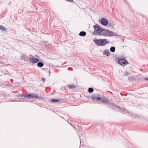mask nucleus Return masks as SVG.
Listing matches in <instances>:
<instances>
[{
  "label": "nucleus",
  "instance_id": "14",
  "mask_svg": "<svg viewBox=\"0 0 148 148\" xmlns=\"http://www.w3.org/2000/svg\"><path fill=\"white\" fill-rule=\"evenodd\" d=\"M99 97H98L94 95H93L92 96L91 98L93 100H98Z\"/></svg>",
  "mask_w": 148,
  "mask_h": 148
},
{
  "label": "nucleus",
  "instance_id": "16",
  "mask_svg": "<svg viewBox=\"0 0 148 148\" xmlns=\"http://www.w3.org/2000/svg\"><path fill=\"white\" fill-rule=\"evenodd\" d=\"M60 100L57 99H53L51 100L50 102L52 103H54L56 102H59Z\"/></svg>",
  "mask_w": 148,
  "mask_h": 148
},
{
  "label": "nucleus",
  "instance_id": "8",
  "mask_svg": "<svg viewBox=\"0 0 148 148\" xmlns=\"http://www.w3.org/2000/svg\"><path fill=\"white\" fill-rule=\"evenodd\" d=\"M32 93L28 94V95L26 94L24 96L26 98L28 99H32V95H33Z\"/></svg>",
  "mask_w": 148,
  "mask_h": 148
},
{
  "label": "nucleus",
  "instance_id": "12",
  "mask_svg": "<svg viewBox=\"0 0 148 148\" xmlns=\"http://www.w3.org/2000/svg\"><path fill=\"white\" fill-rule=\"evenodd\" d=\"M68 86L69 89L72 90H74L75 87V85H68Z\"/></svg>",
  "mask_w": 148,
  "mask_h": 148
},
{
  "label": "nucleus",
  "instance_id": "4",
  "mask_svg": "<svg viewBox=\"0 0 148 148\" xmlns=\"http://www.w3.org/2000/svg\"><path fill=\"white\" fill-rule=\"evenodd\" d=\"M117 59L118 60V63L121 66H124L129 64L128 62L125 59L122 58H118Z\"/></svg>",
  "mask_w": 148,
  "mask_h": 148
},
{
  "label": "nucleus",
  "instance_id": "1",
  "mask_svg": "<svg viewBox=\"0 0 148 148\" xmlns=\"http://www.w3.org/2000/svg\"><path fill=\"white\" fill-rule=\"evenodd\" d=\"M100 36H117V35L116 34L114 33L109 31L108 30H106L105 29H102V31L100 34Z\"/></svg>",
  "mask_w": 148,
  "mask_h": 148
},
{
  "label": "nucleus",
  "instance_id": "23",
  "mask_svg": "<svg viewBox=\"0 0 148 148\" xmlns=\"http://www.w3.org/2000/svg\"><path fill=\"white\" fill-rule=\"evenodd\" d=\"M108 25H109V26H112V25H113V24H112L110 22V23H109L108 22Z\"/></svg>",
  "mask_w": 148,
  "mask_h": 148
},
{
  "label": "nucleus",
  "instance_id": "10",
  "mask_svg": "<svg viewBox=\"0 0 148 148\" xmlns=\"http://www.w3.org/2000/svg\"><path fill=\"white\" fill-rule=\"evenodd\" d=\"M103 55H106L108 56H110V52L108 50L104 51L103 52Z\"/></svg>",
  "mask_w": 148,
  "mask_h": 148
},
{
  "label": "nucleus",
  "instance_id": "25",
  "mask_svg": "<svg viewBox=\"0 0 148 148\" xmlns=\"http://www.w3.org/2000/svg\"><path fill=\"white\" fill-rule=\"evenodd\" d=\"M67 1H69L70 2H72L73 1V0H67Z\"/></svg>",
  "mask_w": 148,
  "mask_h": 148
},
{
  "label": "nucleus",
  "instance_id": "5",
  "mask_svg": "<svg viewBox=\"0 0 148 148\" xmlns=\"http://www.w3.org/2000/svg\"><path fill=\"white\" fill-rule=\"evenodd\" d=\"M28 60L33 63H37L39 61L38 59L34 57L29 58Z\"/></svg>",
  "mask_w": 148,
  "mask_h": 148
},
{
  "label": "nucleus",
  "instance_id": "2",
  "mask_svg": "<svg viewBox=\"0 0 148 148\" xmlns=\"http://www.w3.org/2000/svg\"><path fill=\"white\" fill-rule=\"evenodd\" d=\"M107 40L105 39H95L94 40V42L97 44L99 46H103L105 45L107 43L109 42L107 41Z\"/></svg>",
  "mask_w": 148,
  "mask_h": 148
},
{
  "label": "nucleus",
  "instance_id": "26",
  "mask_svg": "<svg viewBox=\"0 0 148 148\" xmlns=\"http://www.w3.org/2000/svg\"><path fill=\"white\" fill-rule=\"evenodd\" d=\"M144 80H148V78H145L144 79Z\"/></svg>",
  "mask_w": 148,
  "mask_h": 148
},
{
  "label": "nucleus",
  "instance_id": "20",
  "mask_svg": "<svg viewBox=\"0 0 148 148\" xmlns=\"http://www.w3.org/2000/svg\"><path fill=\"white\" fill-rule=\"evenodd\" d=\"M0 29L2 31H4L5 30V28L3 26L0 25Z\"/></svg>",
  "mask_w": 148,
  "mask_h": 148
},
{
  "label": "nucleus",
  "instance_id": "17",
  "mask_svg": "<svg viewBox=\"0 0 148 148\" xmlns=\"http://www.w3.org/2000/svg\"><path fill=\"white\" fill-rule=\"evenodd\" d=\"M102 102H104L105 104H108L109 103V101L107 99H102Z\"/></svg>",
  "mask_w": 148,
  "mask_h": 148
},
{
  "label": "nucleus",
  "instance_id": "6",
  "mask_svg": "<svg viewBox=\"0 0 148 148\" xmlns=\"http://www.w3.org/2000/svg\"><path fill=\"white\" fill-rule=\"evenodd\" d=\"M101 23L103 25L106 26L108 23V21L105 18H103L101 20Z\"/></svg>",
  "mask_w": 148,
  "mask_h": 148
},
{
  "label": "nucleus",
  "instance_id": "24",
  "mask_svg": "<svg viewBox=\"0 0 148 148\" xmlns=\"http://www.w3.org/2000/svg\"><path fill=\"white\" fill-rule=\"evenodd\" d=\"M42 81L44 82H45V78H42Z\"/></svg>",
  "mask_w": 148,
  "mask_h": 148
},
{
  "label": "nucleus",
  "instance_id": "15",
  "mask_svg": "<svg viewBox=\"0 0 148 148\" xmlns=\"http://www.w3.org/2000/svg\"><path fill=\"white\" fill-rule=\"evenodd\" d=\"M21 58L23 60H27L28 56L25 54H24L21 56Z\"/></svg>",
  "mask_w": 148,
  "mask_h": 148
},
{
  "label": "nucleus",
  "instance_id": "7",
  "mask_svg": "<svg viewBox=\"0 0 148 148\" xmlns=\"http://www.w3.org/2000/svg\"><path fill=\"white\" fill-rule=\"evenodd\" d=\"M110 105L112 106L116 107L119 109H121V108L120 107L117 106L113 102H111L110 101H109V103H108Z\"/></svg>",
  "mask_w": 148,
  "mask_h": 148
},
{
  "label": "nucleus",
  "instance_id": "21",
  "mask_svg": "<svg viewBox=\"0 0 148 148\" xmlns=\"http://www.w3.org/2000/svg\"><path fill=\"white\" fill-rule=\"evenodd\" d=\"M42 70H45L47 71H49V75H50V71L48 69H45V68H42Z\"/></svg>",
  "mask_w": 148,
  "mask_h": 148
},
{
  "label": "nucleus",
  "instance_id": "3",
  "mask_svg": "<svg viewBox=\"0 0 148 148\" xmlns=\"http://www.w3.org/2000/svg\"><path fill=\"white\" fill-rule=\"evenodd\" d=\"M95 31L93 33V34L95 35H99L100 34L102 31V29L101 27L98 25L97 24L94 26Z\"/></svg>",
  "mask_w": 148,
  "mask_h": 148
},
{
  "label": "nucleus",
  "instance_id": "9",
  "mask_svg": "<svg viewBox=\"0 0 148 148\" xmlns=\"http://www.w3.org/2000/svg\"><path fill=\"white\" fill-rule=\"evenodd\" d=\"M33 95H32V99H39V97L38 95L36 93H32Z\"/></svg>",
  "mask_w": 148,
  "mask_h": 148
},
{
  "label": "nucleus",
  "instance_id": "11",
  "mask_svg": "<svg viewBox=\"0 0 148 148\" xmlns=\"http://www.w3.org/2000/svg\"><path fill=\"white\" fill-rule=\"evenodd\" d=\"M86 35V32L84 31H81L79 34V35L80 36H84Z\"/></svg>",
  "mask_w": 148,
  "mask_h": 148
},
{
  "label": "nucleus",
  "instance_id": "27",
  "mask_svg": "<svg viewBox=\"0 0 148 148\" xmlns=\"http://www.w3.org/2000/svg\"><path fill=\"white\" fill-rule=\"evenodd\" d=\"M128 75V73H127V74H126V75Z\"/></svg>",
  "mask_w": 148,
  "mask_h": 148
},
{
  "label": "nucleus",
  "instance_id": "22",
  "mask_svg": "<svg viewBox=\"0 0 148 148\" xmlns=\"http://www.w3.org/2000/svg\"><path fill=\"white\" fill-rule=\"evenodd\" d=\"M102 99H103V98L101 97H99L97 101H99L100 102H102Z\"/></svg>",
  "mask_w": 148,
  "mask_h": 148
},
{
  "label": "nucleus",
  "instance_id": "18",
  "mask_svg": "<svg viewBox=\"0 0 148 148\" xmlns=\"http://www.w3.org/2000/svg\"><path fill=\"white\" fill-rule=\"evenodd\" d=\"M115 48L114 47H112L110 49V51L112 52H114L115 51Z\"/></svg>",
  "mask_w": 148,
  "mask_h": 148
},
{
  "label": "nucleus",
  "instance_id": "19",
  "mask_svg": "<svg viewBox=\"0 0 148 148\" xmlns=\"http://www.w3.org/2000/svg\"><path fill=\"white\" fill-rule=\"evenodd\" d=\"M94 90L92 88H89L88 89V91L90 93H91L93 92Z\"/></svg>",
  "mask_w": 148,
  "mask_h": 148
},
{
  "label": "nucleus",
  "instance_id": "13",
  "mask_svg": "<svg viewBox=\"0 0 148 148\" xmlns=\"http://www.w3.org/2000/svg\"><path fill=\"white\" fill-rule=\"evenodd\" d=\"M37 65L39 67H42L43 66L44 64L42 62H40L37 63Z\"/></svg>",
  "mask_w": 148,
  "mask_h": 148
}]
</instances>
